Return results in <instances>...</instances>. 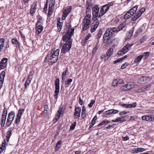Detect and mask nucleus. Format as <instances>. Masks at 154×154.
Returning a JSON list of instances; mask_svg holds the SVG:
<instances>
[{"mask_svg": "<svg viewBox=\"0 0 154 154\" xmlns=\"http://www.w3.org/2000/svg\"><path fill=\"white\" fill-rule=\"evenodd\" d=\"M12 131L11 128H9L8 131L7 132L6 139V141L7 142L9 141L10 137L12 135Z\"/></svg>", "mask_w": 154, "mask_h": 154, "instance_id": "22", "label": "nucleus"}, {"mask_svg": "<svg viewBox=\"0 0 154 154\" xmlns=\"http://www.w3.org/2000/svg\"><path fill=\"white\" fill-rule=\"evenodd\" d=\"M122 59L121 58H119L117 60L113 61V63L115 64L117 63L120 61H122Z\"/></svg>", "mask_w": 154, "mask_h": 154, "instance_id": "53", "label": "nucleus"}, {"mask_svg": "<svg viewBox=\"0 0 154 154\" xmlns=\"http://www.w3.org/2000/svg\"><path fill=\"white\" fill-rule=\"evenodd\" d=\"M141 14L142 13L141 12H139V11L136 13L134 17H132L131 18V20L132 21L135 20L136 19L140 17Z\"/></svg>", "mask_w": 154, "mask_h": 154, "instance_id": "27", "label": "nucleus"}, {"mask_svg": "<svg viewBox=\"0 0 154 154\" xmlns=\"http://www.w3.org/2000/svg\"><path fill=\"white\" fill-rule=\"evenodd\" d=\"M112 121L113 122H117L119 121H120L121 122H124V120L122 119L121 118H118L116 119L115 120H112Z\"/></svg>", "mask_w": 154, "mask_h": 154, "instance_id": "39", "label": "nucleus"}, {"mask_svg": "<svg viewBox=\"0 0 154 154\" xmlns=\"http://www.w3.org/2000/svg\"><path fill=\"white\" fill-rule=\"evenodd\" d=\"M71 27L69 23L66 25V31L63 37V41L66 42V43L63 46L61 52L62 53L68 52L71 48L72 41L71 38L74 32V29Z\"/></svg>", "mask_w": 154, "mask_h": 154, "instance_id": "1", "label": "nucleus"}, {"mask_svg": "<svg viewBox=\"0 0 154 154\" xmlns=\"http://www.w3.org/2000/svg\"><path fill=\"white\" fill-rule=\"evenodd\" d=\"M86 113V108L85 106H83L82 107L81 116L82 118H84L87 115Z\"/></svg>", "mask_w": 154, "mask_h": 154, "instance_id": "28", "label": "nucleus"}, {"mask_svg": "<svg viewBox=\"0 0 154 154\" xmlns=\"http://www.w3.org/2000/svg\"><path fill=\"white\" fill-rule=\"evenodd\" d=\"M8 110L5 107L4 109L3 113L2 115H5V116H7Z\"/></svg>", "mask_w": 154, "mask_h": 154, "instance_id": "51", "label": "nucleus"}, {"mask_svg": "<svg viewBox=\"0 0 154 154\" xmlns=\"http://www.w3.org/2000/svg\"><path fill=\"white\" fill-rule=\"evenodd\" d=\"M32 79V78H31L30 76L28 77L24 85V87L25 89H26L27 86L29 85Z\"/></svg>", "mask_w": 154, "mask_h": 154, "instance_id": "25", "label": "nucleus"}, {"mask_svg": "<svg viewBox=\"0 0 154 154\" xmlns=\"http://www.w3.org/2000/svg\"><path fill=\"white\" fill-rule=\"evenodd\" d=\"M91 35L90 34H88V35H87L85 37V40L84 43L85 44L87 42V41L91 37Z\"/></svg>", "mask_w": 154, "mask_h": 154, "instance_id": "42", "label": "nucleus"}, {"mask_svg": "<svg viewBox=\"0 0 154 154\" xmlns=\"http://www.w3.org/2000/svg\"><path fill=\"white\" fill-rule=\"evenodd\" d=\"M72 80L71 79H69L66 80L65 82V87L67 88L71 84V83L72 82Z\"/></svg>", "mask_w": 154, "mask_h": 154, "instance_id": "31", "label": "nucleus"}, {"mask_svg": "<svg viewBox=\"0 0 154 154\" xmlns=\"http://www.w3.org/2000/svg\"><path fill=\"white\" fill-rule=\"evenodd\" d=\"M24 111V109H20L18 110V113L17 114V116L18 117H21V116L23 112Z\"/></svg>", "mask_w": 154, "mask_h": 154, "instance_id": "37", "label": "nucleus"}, {"mask_svg": "<svg viewBox=\"0 0 154 154\" xmlns=\"http://www.w3.org/2000/svg\"><path fill=\"white\" fill-rule=\"evenodd\" d=\"M123 139L124 141H126L128 140L129 138L128 136H126L123 137Z\"/></svg>", "mask_w": 154, "mask_h": 154, "instance_id": "58", "label": "nucleus"}, {"mask_svg": "<svg viewBox=\"0 0 154 154\" xmlns=\"http://www.w3.org/2000/svg\"><path fill=\"white\" fill-rule=\"evenodd\" d=\"M4 39L1 38L0 39V52L2 49L4 45Z\"/></svg>", "mask_w": 154, "mask_h": 154, "instance_id": "32", "label": "nucleus"}, {"mask_svg": "<svg viewBox=\"0 0 154 154\" xmlns=\"http://www.w3.org/2000/svg\"><path fill=\"white\" fill-rule=\"evenodd\" d=\"M68 72L67 68H66L65 70L62 74V80H63L65 76L66 75V73Z\"/></svg>", "mask_w": 154, "mask_h": 154, "instance_id": "41", "label": "nucleus"}, {"mask_svg": "<svg viewBox=\"0 0 154 154\" xmlns=\"http://www.w3.org/2000/svg\"><path fill=\"white\" fill-rule=\"evenodd\" d=\"M81 110V108L79 107H76L75 108V112L74 114V116L75 117V118H77L78 119H79V118L80 116Z\"/></svg>", "mask_w": 154, "mask_h": 154, "instance_id": "16", "label": "nucleus"}, {"mask_svg": "<svg viewBox=\"0 0 154 154\" xmlns=\"http://www.w3.org/2000/svg\"><path fill=\"white\" fill-rule=\"evenodd\" d=\"M59 82V79H57L55 81L54 85L55 87L54 91L55 94L54 96V97H55V98L56 99L57 98V96L59 94L60 89Z\"/></svg>", "mask_w": 154, "mask_h": 154, "instance_id": "11", "label": "nucleus"}, {"mask_svg": "<svg viewBox=\"0 0 154 154\" xmlns=\"http://www.w3.org/2000/svg\"><path fill=\"white\" fill-rule=\"evenodd\" d=\"M54 1L52 0L49 4L48 11V16L49 17L53 13L52 8L54 6Z\"/></svg>", "mask_w": 154, "mask_h": 154, "instance_id": "14", "label": "nucleus"}, {"mask_svg": "<svg viewBox=\"0 0 154 154\" xmlns=\"http://www.w3.org/2000/svg\"><path fill=\"white\" fill-rule=\"evenodd\" d=\"M131 16L129 13L128 12L125 15L124 18L125 19L127 20L129 19Z\"/></svg>", "mask_w": 154, "mask_h": 154, "instance_id": "35", "label": "nucleus"}, {"mask_svg": "<svg viewBox=\"0 0 154 154\" xmlns=\"http://www.w3.org/2000/svg\"><path fill=\"white\" fill-rule=\"evenodd\" d=\"M71 10V6L67 7L63 11V14L62 17L63 20H64L70 13Z\"/></svg>", "mask_w": 154, "mask_h": 154, "instance_id": "13", "label": "nucleus"}, {"mask_svg": "<svg viewBox=\"0 0 154 154\" xmlns=\"http://www.w3.org/2000/svg\"><path fill=\"white\" fill-rule=\"evenodd\" d=\"M95 101L94 100H91V103L88 105V106L90 107H91L93 106V105L95 103Z\"/></svg>", "mask_w": 154, "mask_h": 154, "instance_id": "48", "label": "nucleus"}, {"mask_svg": "<svg viewBox=\"0 0 154 154\" xmlns=\"http://www.w3.org/2000/svg\"><path fill=\"white\" fill-rule=\"evenodd\" d=\"M126 27V21H123L121 24L118 26V27H112L108 29L107 31L109 32V33L114 35L117 32L119 31L123 28Z\"/></svg>", "mask_w": 154, "mask_h": 154, "instance_id": "5", "label": "nucleus"}, {"mask_svg": "<svg viewBox=\"0 0 154 154\" xmlns=\"http://www.w3.org/2000/svg\"><path fill=\"white\" fill-rule=\"evenodd\" d=\"M150 52H146L144 53V55L145 56H147L149 55Z\"/></svg>", "mask_w": 154, "mask_h": 154, "instance_id": "59", "label": "nucleus"}, {"mask_svg": "<svg viewBox=\"0 0 154 154\" xmlns=\"http://www.w3.org/2000/svg\"><path fill=\"white\" fill-rule=\"evenodd\" d=\"M100 8L97 5H95L92 8V19L94 20L93 23L91 27V32H94L100 24V22L97 18L101 17L100 16V12L99 13Z\"/></svg>", "mask_w": 154, "mask_h": 154, "instance_id": "2", "label": "nucleus"}, {"mask_svg": "<svg viewBox=\"0 0 154 154\" xmlns=\"http://www.w3.org/2000/svg\"><path fill=\"white\" fill-rule=\"evenodd\" d=\"M7 118V116L5 115H2L1 117V126L2 127H4L6 122V120Z\"/></svg>", "mask_w": 154, "mask_h": 154, "instance_id": "21", "label": "nucleus"}, {"mask_svg": "<svg viewBox=\"0 0 154 154\" xmlns=\"http://www.w3.org/2000/svg\"><path fill=\"white\" fill-rule=\"evenodd\" d=\"M137 7L138 6L137 5H136L133 7L132 8L129 10L128 12L130 14V15L132 16L134 14L137 10Z\"/></svg>", "mask_w": 154, "mask_h": 154, "instance_id": "26", "label": "nucleus"}, {"mask_svg": "<svg viewBox=\"0 0 154 154\" xmlns=\"http://www.w3.org/2000/svg\"><path fill=\"white\" fill-rule=\"evenodd\" d=\"M127 112H126L125 111H122V112H121L119 113V114L120 115H122L123 114H126Z\"/></svg>", "mask_w": 154, "mask_h": 154, "instance_id": "64", "label": "nucleus"}, {"mask_svg": "<svg viewBox=\"0 0 154 154\" xmlns=\"http://www.w3.org/2000/svg\"><path fill=\"white\" fill-rule=\"evenodd\" d=\"M143 91H143L142 88H140L139 89H138L137 91V92L139 93L142 92Z\"/></svg>", "mask_w": 154, "mask_h": 154, "instance_id": "56", "label": "nucleus"}, {"mask_svg": "<svg viewBox=\"0 0 154 154\" xmlns=\"http://www.w3.org/2000/svg\"><path fill=\"white\" fill-rule=\"evenodd\" d=\"M113 49L111 48H109L106 52V55L109 57H110L113 54Z\"/></svg>", "mask_w": 154, "mask_h": 154, "instance_id": "29", "label": "nucleus"}, {"mask_svg": "<svg viewBox=\"0 0 154 154\" xmlns=\"http://www.w3.org/2000/svg\"><path fill=\"white\" fill-rule=\"evenodd\" d=\"M150 86L151 85H148L142 87L143 91H145L148 90L150 87Z\"/></svg>", "mask_w": 154, "mask_h": 154, "instance_id": "40", "label": "nucleus"}, {"mask_svg": "<svg viewBox=\"0 0 154 154\" xmlns=\"http://www.w3.org/2000/svg\"><path fill=\"white\" fill-rule=\"evenodd\" d=\"M8 62L7 58H4L2 59L1 62H0V69H3L7 65Z\"/></svg>", "mask_w": 154, "mask_h": 154, "instance_id": "15", "label": "nucleus"}, {"mask_svg": "<svg viewBox=\"0 0 154 154\" xmlns=\"http://www.w3.org/2000/svg\"><path fill=\"white\" fill-rule=\"evenodd\" d=\"M48 105H46L44 107V109L48 110Z\"/></svg>", "mask_w": 154, "mask_h": 154, "instance_id": "63", "label": "nucleus"}, {"mask_svg": "<svg viewBox=\"0 0 154 154\" xmlns=\"http://www.w3.org/2000/svg\"><path fill=\"white\" fill-rule=\"evenodd\" d=\"M36 24H38V25H42L43 24L42 20V18H39L38 19V22L36 23Z\"/></svg>", "mask_w": 154, "mask_h": 154, "instance_id": "44", "label": "nucleus"}, {"mask_svg": "<svg viewBox=\"0 0 154 154\" xmlns=\"http://www.w3.org/2000/svg\"><path fill=\"white\" fill-rule=\"evenodd\" d=\"M137 104L136 103H134L132 104H131L130 108H134L136 106Z\"/></svg>", "mask_w": 154, "mask_h": 154, "instance_id": "52", "label": "nucleus"}, {"mask_svg": "<svg viewBox=\"0 0 154 154\" xmlns=\"http://www.w3.org/2000/svg\"><path fill=\"white\" fill-rule=\"evenodd\" d=\"M145 10V9L144 8H141L140 10L139 11V12H141L142 14L143 12Z\"/></svg>", "mask_w": 154, "mask_h": 154, "instance_id": "57", "label": "nucleus"}, {"mask_svg": "<svg viewBox=\"0 0 154 154\" xmlns=\"http://www.w3.org/2000/svg\"><path fill=\"white\" fill-rule=\"evenodd\" d=\"M15 116V113L13 111H11L8 114L6 124L7 127H8L11 125L14 120Z\"/></svg>", "mask_w": 154, "mask_h": 154, "instance_id": "7", "label": "nucleus"}, {"mask_svg": "<svg viewBox=\"0 0 154 154\" xmlns=\"http://www.w3.org/2000/svg\"><path fill=\"white\" fill-rule=\"evenodd\" d=\"M5 76V72L4 71L2 72L0 74V77H2L3 79H4Z\"/></svg>", "mask_w": 154, "mask_h": 154, "instance_id": "50", "label": "nucleus"}, {"mask_svg": "<svg viewBox=\"0 0 154 154\" xmlns=\"http://www.w3.org/2000/svg\"><path fill=\"white\" fill-rule=\"evenodd\" d=\"M11 42L14 47L17 48H19L20 47V42L16 38H13L11 39Z\"/></svg>", "mask_w": 154, "mask_h": 154, "instance_id": "17", "label": "nucleus"}, {"mask_svg": "<svg viewBox=\"0 0 154 154\" xmlns=\"http://www.w3.org/2000/svg\"><path fill=\"white\" fill-rule=\"evenodd\" d=\"M82 102H83V100L81 99V98L80 97H79V103L81 105H82Z\"/></svg>", "mask_w": 154, "mask_h": 154, "instance_id": "60", "label": "nucleus"}, {"mask_svg": "<svg viewBox=\"0 0 154 154\" xmlns=\"http://www.w3.org/2000/svg\"><path fill=\"white\" fill-rule=\"evenodd\" d=\"M62 25L63 23L62 22H59L58 23H57V28L58 29L57 30L58 32H60L61 31L62 28Z\"/></svg>", "mask_w": 154, "mask_h": 154, "instance_id": "33", "label": "nucleus"}, {"mask_svg": "<svg viewBox=\"0 0 154 154\" xmlns=\"http://www.w3.org/2000/svg\"><path fill=\"white\" fill-rule=\"evenodd\" d=\"M63 111V108L60 107L59 108L57 111V113L55 118L57 121L60 118L62 112Z\"/></svg>", "mask_w": 154, "mask_h": 154, "instance_id": "23", "label": "nucleus"}, {"mask_svg": "<svg viewBox=\"0 0 154 154\" xmlns=\"http://www.w3.org/2000/svg\"><path fill=\"white\" fill-rule=\"evenodd\" d=\"M143 57V55H141L137 57L134 60V62L137 63L139 62Z\"/></svg>", "mask_w": 154, "mask_h": 154, "instance_id": "30", "label": "nucleus"}, {"mask_svg": "<svg viewBox=\"0 0 154 154\" xmlns=\"http://www.w3.org/2000/svg\"><path fill=\"white\" fill-rule=\"evenodd\" d=\"M133 45V44H127L117 53L119 55H122L125 54L130 49L131 47Z\"/></svg>", "mask_w": 154, "mask_h": 154, "instance_id": "9", "label": "nucleus"}, {"mask_svg": "<svg viewBox=\"0 0 154 154\" xmlns=\"http://www.w3.org/2000/svg\"><path fill=\"white\" fill-rule=\"evenodd\" d=\"M35 27L36 32L38 34L40 33L43 30V27L42 25H38V24H36Z\"/></svg>", "mask_w": 154, "mask_h": 154, "instance_id": "19", "label": "nucleus"}, {"mask_svg": "<svg viewBox=\"0 0 154 154\" xmlns=\"http://www.w3.org/2000/svg\"><path fill=\"white\" fill-rule=\"evenodd\" d=\"M113 5L112 2L109 3L108 4L103 5L100 9V16L102 17L108 11L110 7V6Z\"/></svg>", "mask_w": 154, "mask_h": 154, "instance_id": "8", "label": "nucleus"}, {"mask_svg": "<svg viewBox=\"0 0 154 154\" xmlns=\"http://www.w3.org/2000/svg\"><path fill=\"white\" fill-rule=\"evenodd\" d=\"M111 109L103 113V116L105 117H107L108 116L112 114L111 111H110Z\"/></svg>", "mask_w": 154, "mask_h": 154, "instance_id": "34", "label": "nucleus"}, {"mask_svg": "<svg viewBox=\"0 0 154 154\" xmlns=\"http://www.w3.org/2000/svg\"><path fill=\"white\" fill-rule=\"evenodd\" d=\"M110 111H111L112 114H114L117 113L119 111L117 110L112 109H111Z\"/></svg>", "mask_w": 154, "mask_h": 154, "instance_id": "47", "label": "nucleus"}, {"mask_svg": "<svg viewBox=\"0 0 154 154\" xmlns=\"http://www.w3.org/2000/svg\"><path fill=\"white\" fill-rule=\"evenodd\" d=\"M20 117H18V116H17V119L14 122V123L15 124H18L20 122Z\"/></svg>", "mask_w": 154, "mask_h": 154, "instance_id": "45", "label": "nucleus"}, {"mask_svg": "<svg viewBox=\"0 0 154 154\" xmlns=\"http://www.w3.org/2000/svg\"><path fill=\"white\" fill-rule=\"evenodd\" d=\"M118 83L119 84L123 83L124 81L122 79H117Z\"/></svg>", "mask_w": 154, "mask_h": 154, "instance_id": "54", "label": "nucleus"}, {"mask_svg": "<svg viewBox=\"0 0 154 154\" xmlns=\"http://www.w3.org/2000/svg\"><path fill=\"white\" fill-rule=\"evenodd\" d=\"M142 119L146 121H151L154 120V116L153 115L143 116L142 117Z\"/></svg>", "mask_w": 154, "mask_h": 154, "instance_id": "18", "label": "nucleus"}, {"mask_svg": "<svg viewBox=\"0 0 154 154\" xmlns=\"http://www.w3.org/2000/svg\"><path fill=\"white\" fill-rule=\"evenodd\" d=\"M37 2H33L31 8H30V13L32 14H33L35 11V10L36 9V6H37Z\"/></svg>", "mask_w": 154, "mask_h": 154, "instance_id": "20", "label": "nucleus"}, {"mask_svg": "<svg viewBox=\"0 0 154 154\" xmlns=\"http://www.w3.org/2000/svg\"><path fill=\"white\" fill-rule=\"evenodd\" d=\"M151 80V78L149 77L142 76L138 79V83L139 84H144L149 82Z\"/></svg>", "mask_w": 154, "mask_h": 154, "instance_id": "12", "label": "nucleus"}, {"mask_svg": "<svg viewBox=\"0 0 154 154\" xmlns=\"http://www.w3.org/2000/svg\"><path fill=\"white\" fill-rule=\"evenodd\" d=\"M91 15L87 14L83 20L82 29L84 31L87 30L90 27L91 23Z\"/></svg>", "mask_w": 154, "mask_h": 154, "instance_id": "6", "label": "nucleus"}, {"mask_svg": "<svg viewBox=\"0 0 154 154\" xmlns=\"http://www.w3.org/2000/svg\"><path fill=\"white\" fill-rule=\"evenodd\" d=\"M110 122V121L108 120H105L103 121L99 124L98 125V126L102 125H103L106 124Z\"/></svg>", "mask_w": 154, "mask_h": 154, "instance_id": "38", "label": "nucleus"}, {"mask_svg": "<svg viewBox=\"0 0 154 154\" xmlns=\"http://www.w3.org/2000/svg\"><path fill=\"white\" fill-rule=\"evenodd\" d=\"M114 125V124H113L112 125H109V126H107L106 128L107 129H110L112 128H113Z\"/></svg>", "mask_w": 154, "mask_h": 154, "instance_id": "55", "label": "nucleus"}, {"mask_svg": "<svg viewBox=\"0 0 154 154\" xmlns=\"http://www.w3.org/2000/svg\"><path fill=\"white\" fill-rule=\"evenodd\" d=\"M93 5V4L92 0H88L87 1L86 5V8L87 9L90 10Z\"/></svg>", "mask_w": 154, "mask_h": 154, "instance_id": "24", "label": "nucleus"}, {"mask_svg": "<svg viewBox=\"0 0 154 154\" xmlns=\"http://www.w3.org/2000/svg\"><path fill=\"white\" fill-rule=\"evenodd\" d=\"M134 87L133 83L130 82L124 85L120 88V90L122 91H128L131 90Z\"/></svg>", "mask_w": 154, "mask_h": 154, "instance_id": "10", "label": "nucleus"}, {"mask_svg": "<svg viewBox=\"0 0 154 154\" xmlns=\"http://www.w3.org/2000/svg\"><path fill=\"white\" fill-rule=\"evenodd\" d=\"M59 50L57 49L55 51H52L50 54H48L45 57V59L50 63L53 64L58 60L59 53Z\"/></svg>", "mask_w": 154, "mask_h": 154, "instance_id": "3", "label": "nucleus"}, {"mask_svg": "<svg viewBox=\"0 0 154 154\" xmlns=\"http://www.w3.org/2000/svg\"><path fill=\"white\" fill-rule=\"evenodd\" d=\"M109 32L108 31L106 30L103 37V47L104 48H106L109 45L112 43V40L111 38L113 35Z\"/></svg>", "mask_w": 154, "mask_h": 154, "instance_id": "4", "label": "nucleus"}, {"mask_svg": "<svg viewBox=\"0 0 154 154\" xmlns=\"http://www.w3.org/2000/svg\"><path fill=\"white\" fill-rule=\"evenodd\" d=\"M144 41V39L143 38L140 39V44L139 45L141 44L142 43H143Z\"/></svg>", "mask_w": 154, "mask_h": 154, "instance_id": "62", "label": "nucleus"}, {"mask_svg": "<svg viewBox=\"0 0 154 154\" xmlns=\"http://www.w3.org/2000/svg\"><path fill=\"white\" fill-rule=\"evenodd\" d=\"M128 63L127 62H126L122 65L121 69H124L128 66Z\"/></svg>", "mask_w": 154, "mask_h": 154, "instance_id": "46", "label": "nucleus"}, {"mask_svg": "<svg viewBox=\"0 0 154 154\" xmlns=\"http://www.w3.org/2000/svg\"><path fill=\"white\" fill-rule=\"evenodd\" d=\"M97 119V116H95L92 120L91 123H92L93 124H95L96 122V121Z\"/></svg>", "mask_w": 154, "mask_h": 154, "instance_id": "49", "label": "nucleus"}, {"mask_svg": "<svg viewBox=\"0 0 154 154\" xmlns=\"http://www.w3.org/2000/svg\"><path fill=\"white\" fill-rule=\"evenodd\" d=\"M118 79H115L113 81L112 83V86H116L118 85Z\"/></svg>", "mask_w": 154, "mask_h": 154, "instance_id": "36", "label": "nucleus"}, {"mask_svg": "<svg viewBox=\"0 0 154 154\" xmlns=\"http://www.w3.org/2000/svg\"><path fill=\"white\" fill-rule=\"evenodd\" d=\"M76 124V122H74L73 124H72L70 126V129L72 130H73L75 127Z\"/></svg>", "mask_w": 154, "mask_h": 154, "instance_id": "43", "label": "nucleus"}, {"mask_svg": "<svg viewBox=\"0 0 154 154\" xmlns=\"http://www.w3.org/2000/svg\"><path fill=\"white\" fill-rule=\"evenodd\" d=\"M96 37L97 39H99L101 37V34L100 33H98Z\"/></svg>", "mask_w": 154, "mask_h": 154, "instance_id": "61", "label": "nucleus"}]
</instances>
